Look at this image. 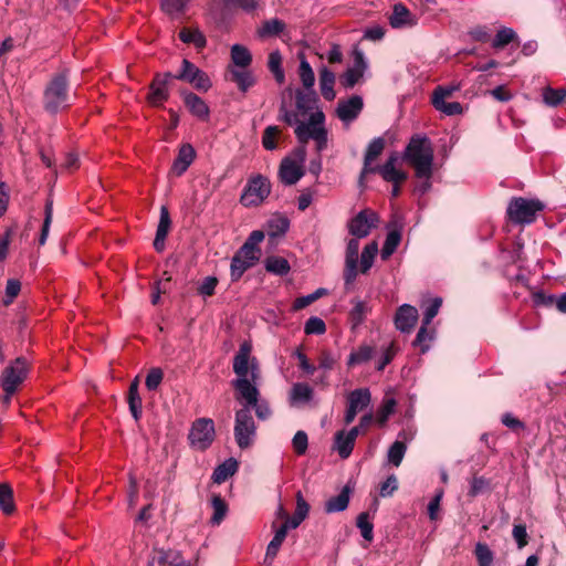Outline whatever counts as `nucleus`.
Instances as JSON below:
<instances>
[{"mask_svg":"<svg viewBox=\"0 0 566 566\" xmlns=\"http://www.w3.org/2000/svg\"><path fill=\"white\" fill-rule=\"evenodd\" d=\"M233 373L237 377L231 384L242 408H248L250 412L254 409L260 420L269 419L272 410L268 400L261 398L259 390L261 379L259 363L255 357H251V345L247 342L240 345L233 357Z\"/></svg>","mask_w":566,"mask_h":566,"instance_id":"obj_1","label":"nucleus"},{"mask_svg":"<svg viewBox=\"0 0 566 566\" xmlns=\"http://www.w3.org/2000/svg\"><path fill=\"white\" fill-rule=\"evenodd\" d=\"M279 119L289 126H294V133L297 140L302 144L313 139L316 143L318 153L327 147V130L324 127L325 115L322 111L313 112L308 116V120L298 119L297 113L292 112L287 107V103L282 98L279 107Z\"/></svg>","mask_w":566,"mask_h":566,"instance_id":"obj_2","label":"nucleus"},{"mask_svg":"<svg viewBox=\"0 0 566 566\" xmlns=\"http://www.w3.org/2000/svg\"><path fill=\"white\" fill-rule=\"evenodd\" d=\"M402 159L413 168L415 177H432L434 150L427 136H412L402 153Z\"/></svg>","mask_w":566,"mask_h":566,"instance_id":"obj_3","label":"nucleus"},{"mask_svg":"<svg viewBox=\"0 0 566 566\" xmlns=\"http://www.w3.org/2000/svg\"><path fill=\"white\" fill-rule=\"evenodd\" d=\"M67 71L64 70L52 76L43 92V107L50 114H56L67 108L70 103Z\"/></svg>","mask_w":566,"mask_h":566,"instance_id":"obj_4","label":"nucleus"},{"mask_svg":"<svg viewBox=\"0 0 566 566\" xmlns=\"http://www.w3.org/2000/svg\"><path fill=\"white\" fill-rule=\"evenodd\" d=\"M544 209L539 200L513 198L507 206V217L516 224H530L535 221L536 214Z\"/></svg>","mask_w":566,"mask_h":566,"instance_id":"obj_5","label":"nucleus"},{"mask_svg":"<svg viewBox=\"0 0 566 566\" xmlns=\"http://www.w3.org/2000/svg\"><path fill=\"white\" fill-rule=\"evenodd\" d=\"M233 433L240 449L244 450L253 444L256 436V426L248 408H241L235 411Z\"/></svg>","mask_w":566,"mask_h":566,"instance_id":"obj_6","label":"nucleus"},{"mask_svg":"<svg viewBox=\"0 0 566 566\" xmlns=\"http://www.w3.org/2000/svg\"><path fill=\"white\" fill-rule=\"evenodd\" d=\"M216 438L214 422L210 418L196 419L189 430V446L197 451L207 450Z\"/></svg>","mask_w":566,"mask_h":566,"instance_id":"obj_7","label":"nucleus"},{"mask_svg":"<svg viewBox=\"0 0 566 566\" xmlns=\"http://www.w3.org/2000/svg\"><path fill=\"white\" fill-rule=\"evenodd\" d=\"M270 192V180L262 175H256L248 180L240 197V202L244 207H256L269 197Z\"/></svg>","mask_w":566,"mask_h":566,"instance_id":"obj_8","label":"nucleus"},{"mask_svg":"<svg viewBox=\"0 0 566 566\" xmlns=\"http://www.w3.org/2000/svg\"><path fill=\"white\" fill-rule=\"evenodd\" d=\"M29 361L24 357L15 358L1 375V386L4 392L13 395L18 387L25 380L29 373Z\"/></svg>","mask_w":566,"mask_h":566,"instance_id":"obj_9","label":"nucleus"},{"mask_svg":"<svg viewBox=\"0 0 566 566\" xmlns=\"http://www.w3.org/2000/svg\"><path fill=\"white\" fill-rule=\"evenodd\" d=\"M177 80L185 81L191 84L196 90L208 91L211 87V81L207 73L197 67L192 62L184 59L181 69L178 74L174 76Z\"/></svg>","mask_w":566,"mask_h":566,"instance_id":"obj_10","label":"nucleus"},{"mask_svg":"<svg viewBox=\"0 0 566 566\" xmlns=\"http://www.w3.org/2000/svg\"><path fill=\"white\" fill-rule=\"evenodd\" d=\"M378 216L369 209L359 211L354 218H352L347 224L348 232L357 238H366L370 231L377 227Z\"/></svg>","mask_w":566,"mask_h":566,"instance_id":"obj_11","label":"nucleus"},{"mask_svg":"<svg viewBox=\"0 0 566 566\" xmlns=\"http://www.w3.org/2000/svg\"><path fill=\"white\" fill-rule=\"evenodd\" d=\"M259 260L260 255L250 252L248 247H241L231 260V281H239L249 269L253 268L258 263Z\"/></svg>","mask_w":566,"mask_h":566,"instance_id":"obj_12","label":"nucleus"},{"mask_svg":"<svg viewBox=\"0 0 566 566\" xmlns=\"http://www.w3.org/2000/svg\"><path fill=\"white\" fill-rule=\"evenodd\" d=\"M359 239L353 237L346 247L345 266H344V284L349 289L354 284L358 275V253H359Z\"/></svg>","mask_w":566,"mask_h":566,"instance_id":"obj_13","label":"nucleus"},{"mask_svg":"<svg viewBox=\"0 0 566 566\" xmlns=\"http://www.w3.org/2000/svg\"><path fill=\"white\" fill-rule=\"evenodd\" d=\"M371 401V395L369 389L359 388L349 392L347 397V409L344 416L345 424H350L357 413L363 409L367 408Z\"/></svg>","mask_w":566,"mask_h":566,"instance_id":"obj_14","label":"nucleus"},{"mask_svg":"<svg viewBox=\"0 0 566 566\" xmlns=\"http://www.w3.org/2000/svg\"><path fill=\"white\" fill-rule=\"evenodd\" d=\"M303 163L304 150H302L300 161L289 157L284 158L279 168V177L282 184L285 186L295 185L304 176Z\"/></svg>","mask_w":566,"mask_h":566,"instance_id":"obj_15","label":"nucleus"},{"mask_svg":"<svg viewBox=\"0 0 566 566\" xmlns=\"http://www.w3.org/2000/svg\"><path fill=\"white\" fill-rule=\"evenodd\" d=\"M363 107V98L359 95H353L347 99L338 101L336 115L344 124L349 125L359 116Z\"/></svg>","mask_w":566,"mask_h":566,"instance_id":"obj_16","label":"nucleus"},{"mask_svg":"<svg viewBox=\"0 0 566 566\" xmlns=\"http://www.w3.org/2000/svg\"><path fill=\"white\" fill-rule=\"evenodd\" d=\"M172 74H157L149 87L147 99L153 106H160L169 97L168 83L172 78Z\"/></svg>","mask_w":566,"mask_h":566,"instance_id":"obj_17","label":"nucleus"},{"mask_svg":"<svg viewBox=\"0 0 566 566\" xmlns=\"http://www.w3.org/2000/svg\"><path fill=\"white\" fill-rule=\"evenodd\" d=\"M295 96V108L292 109L289 105L287 107L292 111L297 113L298 119H302L306 117L307 115H311L312 111L316 107L318 96L315 91L310 90H301L296 88L294 91Z\"/></svg>","mask_w":566,"mask_h":566,"instance_id":"obj_18","label":"nucleus"},{"mask_svg":"<svg viewBox=\"0 0 566 566\" xmlns=\"http://www.w3.org/2000/svg\"><path fill=\"white\" fill-rule=\"evenodd\" d=\"M398 160V154L392 153L387 158L386 163L382 166H376V172H378L381 176V178L387 182H403L407 179L408 175L407 172L396 168Z\"/></svg>","mask_w":566,"mask_h":566,"instance_id":"obj_19","label":"nucleus"},{"mask_svg":"<svg viewBox=\"0 0 566 566\" xmlns=\"http://www.w3.org/2000/svg\"><path fill=\"white\" fill-rule=\"evenodd\" d=\"M384 148L385 139L382 137H376L368 144L364 156V166L359 176L360 184H363L364 178L368 174L376 172V166H371V163L382 153Z\"/></svg>","mask_w":566,"mask_h":566,"instance_id":"obj_20","label":"nucleus"},{"mask_svg":"<svg viewBox=\"0 0 566 566\" xmlns=\"http://www.w3.org/2000/svg\"><path fill=\"white\" fill-rule=\"evenodd\" d=\"M418 310L409 304H402L396 313L395 325L401 333H409L418 321Z\"/></svg>","mask_w":566,"mask_h":566,"instance_id":"obj_21","label":"nucleus"},{"mask_svg":"<svg viewBox=\"0 0 566 566\" xmlns=\"http://www.w3.org/2000/svg\"><path fill=\"white\" fill-rule=\"evenodd\" d=\"M390 25L395 29L411 28L417 24V18L402 3H396L389 17Z\"/></svg>","mask_w":566,"mask_h":566,"instance_id":"obj_22","label":"nucleus"},{"mask_svg":"<svg viewBox=\"0 0 566 566\" xmlns=\"http://www.w3.org/2000/svg\"><path fill=\"white\" fill-rule=\"evenodd\" d=\"M196 157L195 148L190 144H184L172 164V171L177 176H181L192 164Z\"/></svg>","mask_w":566,"mask_h":566,"instance_id":"obj_23","label":"nucleus"},{"mask_svg":"<svg viewBox=\"0 0 566 566\" xmlns=\"http://www.w3.org/2000/svg\"><path fill=\"white\" fill-rule=\"evenodd\" d=\"M335 82V73L331 71L327 66H322L318 71V83L321 94L326 101L331 102L336 96V93L334 91Z\"/></svg>","mask_w":566,"mask_h":566,"instance_id":"obj_24","label":"nucleus"},{"mask_svg":"<svg viewBox=\"0 0 566 566\" xmlns=\"http://www.w3.org/2000/svg\"><path fill=\"white\" fill-rule=\"evenodd\" d=\"M229 73L231 75V81H233L238 88L243 93L251 88L255 83L253 73L249 67H229Z\"/></svg>","mask_w":566,"mask_h":566,"instance_id":"obj_25","label":"nucleus"},{"mask_svg":"<svg viewBox=\"0 0 566 566\" xmlns=\"http://www.w3.org/2000/svg\"><path fill=\"white\" fill-rule=\"evenodd\" d=\"M350 491V488L345 485L338 495L327 500L324 506L325 512L336 513L345 511L349 504Z\"/></svg>","mask_w":566,"mask_h":566,"instance_id":"obj_26","label":"nucleus"},{"mask_svg":"<svg viewBox=\"0 0 566 566\" xmlns=\"http://www.w3.org/2000/svg\"><path fill=\"white\" fill-rule=\"evenodd\" d=\"M185 104L192 115L206 119L209 116V107L206 102L193 93L185 95Z\"/></svg>","mask_w":566,"mask_h":566,"instance_id":"obj_27","label":"nucleus"},{"mask_svg":"<svg viewBox=\"0 0 566 566\" xmlns=\"http://www.w3.org/2000/svg\"><path fill=\"white\" fill-rule=\"evenodd\" d=\"M138 386H139V382H138V379L136 378L135 380L132 381L129 389H128L129 411H130L133 418L135 419V421H139V419L142 417V412H143L142 398L138 392Z\"/></svg>","mask_w":566,"mask_h":566,"instance_id":"obj_28","label":"nucleus"},{"mask_svg":"<svg viewBox=\"0 0 566 566\" xmlns=\"http://www.w3.org/2000/svg\"><path fill=\"white\" fill-rule=\"evenodd\" d=\"M313 389L305 382H296L290 391L291 405L306 403L313 398Z\"/></svg>","mask_w":566,"mask_h":566,"instance_id":"obj_29","label":"nucleus"},{"mask_svg":"<svg viewBox=\"0 0 566 566\" xmlns=\"http://www.w3.org/2000/svg\"><path fill=\"white\" fill-rule=\"evenodd\" d=\"M238 471V461L233 458H229L223 463L218 465L212 474V480L216 483H223L230 476H232Z\"/></svg>","mask_w":566,"mask_h":566,"instance_id":"obj_30","label":"nucleus"},{"mask_svg":"<svg viewBox=\"0 0 566 566\" xmlns=\"http://www.w3.org/2000/svg\"><path fill=\"white\" fill-rule=\"evenodd\" d=\"M231 62L230 67H249L252 62V55L248 48L241 44H233L231 46Z\"/></svg>","mask_w":566,"mask_h":566,"instance_id":"obj_31","label":"nucleus"},{"mask_svg":"<svg viewBox=\"0 0 566 566\" xmlns=\"http://www.w3.org/2000/svg\"><path fill=\"white\" fill-rule=\"evenodd\" d=\"M179 39L184 43L193 44L198 50L203 49L207 44L206 36L199 29L184 28L179 32Z\"/></svg>","mask_w":566,"mask_h":566,"instance_id":"obj_32","label":"nucleus"},{"mask_svg":"<svg viewBox=\"0 0 566 566\" xmlns=\"http://www.w3.org/2000/svg\"><path fill=\"white\" fill-rule=\"evenodd\" d=\"M355 442L342 430L335 434L334 449L342 459H347L354 449Z\"/></svg>","mask_w":566,"mask_h":566,"instance_id":"obj_33","label":"nucleus"},{"mask_svg":"<svg viewBox=\"0 0 566 566\" xmlns=\"http://www.w3.org/2000/svg\"><path fill=\"white\" fill-rule=\"evenodd\" d=\"M375 354V347L371 345L363 344L356 350H353L348 356L347 365L349 367L364 364L368 361Z\"/></svg>","mask_w":566,"mask_h":566,"instance_id":"obj_34","label":"nucleus"},{"mask_svg":"<svg viewBox=\"0 0 566 566\" xmlns=\"http://www.w3.org/2000/svg\"><path fill=\"white\" fill-rule=\"evenodd\" d=\"M378 253V243L373 241L365 245L360 256V269L359 271L365 274L374 264V260Z\"/></svg>","mask_w":566,"mask_h":566,"instance_id":"obj_35","label":"nucleus"},{"mask_svg":"<svg viewBox=\"0 0 566 566\" xmlns=\"http://www.w3.org/2000/svg\"><path fill=\"white\" fill-rule=\"evenodd\" d=\"M298 76L304 90L315 91V74L311 64L306 61L305 57H302L300 61Z\"/></svg>","mask_w":566,"mask_h":566,"instance_id":"obj_36","label":"nucleus"},{"mask_svg":"<svg viewBox=\"0 0 566 566\" xmlns=\"http://www.w3.org/2000/svg\"><path fill=\"white\" fill-rule=\"evenodd\" d=\"M543 102L551 107H557L566 98V88H553L547 86L542 92Z\"/></svg>","mask_w":566,"mask_h":566,"instance_id":"obj_37","label":"nucleus"},{"mask_svg":"<svg viewBox=\"0 0 566 566\" xmlns=\"http://www.w3.org/2000/svg\"><path fill=\"white\" fill-rule=\"evenodd\" d=\"M265 270L276 275H286L290 272V263L282 256H269L265 260Z\"/></svg>","mask_w":566,"mask_h":566,"instance_id":"obj_38","label":"nucleus"},{"mask_svg":"<svg viewBox=\"0 0 566 566\" xmlns=\"http://www.w3.org/2000/svg\"><path fill=\"white\" fill-rule=\"evenodd\" d=\"M0 510L4 514H11L15 510L12 488L7 483L0 484Z\"/></svg>","mask_w":566,"mask_h":566,"instance_id":"obj_39","label":"nucleus"},{"mask_svg":"<svg viewBox=\"0 0 566 566\" xmlns=\"http://www.w3.org/2000/svg\"><path fill=\"white\" fill-rule=\"evenodd\" d=\"M516 39L517 34L512 28L503 27L496 32L492 46L494 49H502Z\"/></svg>","mask_w":566,"mask_h":566,"instance_id":"obj_40","label":"nucleus"},{"mask_svg":"<svg viewBox=\"0 0 566 566\" xmlns=\"http://www.w3.org/2000/svg\"><path fill=\"white\" fill-rule=\"evenodd\" d=\"M282 56L279 51L271 52L269 55L268 66L269 70L273 73L276 82L282 84L285 81V74L281 66Z\"/></svg>","mask_w":566,"mask_h":566,"instance_id":"obj_41","label":"nucleus"},{"mask_svg":"<svg viewBox=\"0 0 566 566\" xmlns=\"http://www.w3.org/2000/svg\"><path fill=\"white\" fill-rule=\"evenodd\" d=\"M290 227V221L286 217L277 216L269 220V235L280 237L286 233Z\"/></svg>","mask_w":566,"mask_h":566,"instance_id":"obj_42","label":"nucleus"},{"mask_svg":"<svg viewBox=\"0 0 566 566\" xmlns=\"http://www.w3.org/2000/svg\"><path fill=\"white\" fill-rule=\"evenodd\" d=\"M407 446L402 441H395L387 452L388 462L395 467H399L406 454Z\"/></svg>","mask_w":566,"mask_h":566,"instance_id":"obj_43","label":"nucleus"},{"mask_svg":"<svg viewBox=\"0 0 566 566\" xmlns=\"http://www.w3.org/2000/svg\"><path fill=\"white\" fill-rule=\"evenodd\" d=\"M401 240V234L397 230L390 231L381 249V259L387 260L397 249Z\"/></svg>","mask_w":566,"mask_h":566,"instance_id":"obj_44","label":"nucleus"},{"mask_svg":"<svg viewBox=\"0 0 566 566\" xmlns=\"http://www.w3.org/2000/svg\"><path fill=\"white\" fill-rule=\"evenodd\" d=\"M284 28V22L279 19L266 20L259 29V35L261 38L274 36L280 34Z\"/></svg>","mask_w":566,"mask_h":566,"instance_id":"obj_45","label":"nucleus"},{"mask_svg":"<svg viewBox=\"0 0 566 566\" xmlns=\"http://www.w3.org/2000/svg\"><path fill=\"white\" fill-rule=\"evenodd\" d=\"M474 554L479 566H493L494 554L486 544L478 543Z\"/></svg>","mask_w":566,"mask_h":566,"instance_id":"obj_46","label":"nucleus"},{"mask_svg":"<svg viewBox=\"0 0 566 566\" xmlns=\"http://www.w3.org/2000/svg\"><path fill=\"white\" fill-rule=\"evenodd\" d=\"M211 505L213 509L211 523L214 525H219L227 514L228 506L220 495L212 496Z\"/></svg>","mask_w":566,"mask_h":566,"instance_id":"obj_47","label":"nucleus"},{"mask_svg":"<svg viewBox=\"0 0 566 566\" xmlns=\"http://www.w3.org/2000/svg\"><path fill=\"white\" fill-rule=\"evenodd\" d=\"M357 527L360 530V534L364 539L370 542L374 538V526L369 522V514L367 512H363L357 517Z\"/></svg>","mask_w":566,"mask_h":566,"instance_id":"obj_48","label":"nucleus"},{"mask_svg":"<svg viewBox=\"0 0 566 566\" xmlns=\"http://www.w3.org/2000/svg\"><path fill=\"white\" fill-rule=\"evenodd\" d=\"M326 331L324 321L317 316L310 317L304 325V332L307 335H322Z\"/></svg>","mask_w":566,"mask_h":566,"instance_id":"obj_49","label":"nucleus"},{"mask_svg":"<svg viewBox=\"0 0 566 566\" xmlns=\"http://www.w3.org/2000/svg\"><path fill=\"white\" fill-rule=\"evenodd\" d=\"M44 212H45V217H44L41 234H40V238H39L40 245H43L46 242V239H48V235H49V231H50V227H51V222H52V218H53V203H52V201H50V200L46 201V203H45V211Z\"/></svg>","mask_w":566,"mask_h":566,"instance_id":"obj_50","label":"nucleus"},{"mask_svg":"<svg viewBox=\"0 0 566 566\" xmlns=\"http://www.w3.org/2000/svg\"><path fill=\"white\" fill-rule=\"evenodd\" d=\"M441 305H442L441 297L437 296L429 301V304L426 306L424 312H423V318H422L423 325H430L432 319L438 314Z\"/></svg>","mask_w":566,"mask_h":566,"instance_id":"obj_51","label":"nucleus"},{"mask_svg":"<svg viewBox=\"0 0 566 566\" xmlns=\"http://www.w3.org/2000/svg\"><path fill=\"white\" fill-rule=\"evenodd\" d=\"M189 0H161V9L169 15L179 14L185 11Z\"/></svg>","mask_w":566,"mask_h":566,"instance_id":"obj_52","label":"nucleus"},{"mask_svg":"<svg viewBox=\"0 0 566 566\" xmlns=\"http://www.w3.org/2000/svg\"><path fill=\"white\" fill-rule=\"evenodd\" d=\"M432 104L436 109L449 116L459 115L463 111L462 105L459 102L447 103L446 101H432Z\"/></svg>","mask_w":566,"mask_h":566,"instance_id":"obj_53","label":"nucleus"},{"mask_svg":"<svg viewBox=\"0 0 566 566\" xmlns=\"http://www.w3.org/2000/svg\"><path fill=\"white\" fill-rule=\"evenodd\" d=\"M396 408V400L394 398H388L384 400L380 406L376 419L380 424H385L388 418L394 413Z\"/></svg>","mask_w":566,"mask_h":566,"instance_id":"obj_54","label":"nucleus"},{"mask_svg":"<svg viewBox=\"0 0 566 566\" xmlns=\"http://www.w3.org/2000/svg\"><path fill=\"white\" fill-rule=\"evenodd\" d=\"M264 239V233L261 230H254L250 233L247 241L242 247H248L249 251L261 256V250L258 247Z\"/></svg>","mask_w":566,"mask_h":566,"instance_id":"obj_55","label":"nucleus"},{"mask_svg":"<svg viewBox=\"0 0 566 566\" xmlns=\"http://www.w3.org/2000/svg\"><path fill=\"white\" fill-rule=\"evenodd\" d=\"M280 129L277 126H268L262 136V145L266 150H274L276 148L275 137L279 135Z\"/></svg>","mask_w":566,"mask_h":566,"instance_id":"obj_56","label":"nucleus"},{"mask_svg":"<svg viewBox=\"0 0 566 566\" xmlns=\"http://www.w3.org/2000/svg\"><path fill=\"white\" fill-rule=\"evenodd\" d=\"M292 446L296 454L303 455L308 447V438L306 432L303 430L297 431L292 439Z\"/></svg>","mask_w":566,"mask_h":566,"instance_id":"obj_57","label":"nucleus"},{"mask_svg":"<svg viewBox=\"0 0 566 566\" xmlns=\"http://www.w3.org/2000/svg\"><path fill=\"white\" fill-rule=\"evenodd\" d=\"M367 67H368V62L365 57V54L358 48H355L353 50V66H350L349 69L364 75Z\"/></svg>","mask_w":566,"mask_h":566,"instance_id":"obj_58","label":"nucleus"},{"mask_svg":"<svg viewBox=\"0 0 566 566\" xmlns=\"http://www.w3.org/2000/svg\"><path fill=\"white\" fill-rule=\"evenodd\" d=\"M164 378V373L160 368H151L145 380V385L148 390H156L161 384Z\"/></svg>","mask_w":566,"mask_h":566,"instance_id":"obj_59","label":"nucleus"},{"mask_svg":"<svg viewBox=\"0 0 566 566\" xmlns=\"http://www.w3.org/2000/svg\"><path fill=\"white\" fill-rule=\"evenodd\" d=\"M325 293H326L325 289H317L315 292H313L308 295L298 297L294 302V308L302 310V308L308 306L310 304H312L313 302H315L316 300H318Z\"/></svg>","mask_w":566,"mask_h":566,"instance_id":"obj_60","label":"nucleus"},{"mask_svg":"<svg viewBox=\"0 0 566 566\" xmlns=\"http://www.w3.org/2000/svg\"><path fill=\"white\" fill-rule=\"evenodd\" d=\"M473 41L485 43L491 39V30L486 25H475L468 32Z\"/></svg>","mask_w":566,"mask_h":566,"instance_id":"obj_61","label":"nucleus"},{"mask_svg":"<svg viewBox=\"0 0 566 566\" xmlns=\"http://www.w3.org/2000/svg\"><path fill=\"white\" fill-rule=\"evenodd\" d=\"M336 361H337V359L334 357V355L331 352L324 350L321 353L318 360H317L318 368L322 371L327 373L334 368Z\"/></svg>","mask_w":566,"mask_h":566,"instance_id":"obj_62","label":"nucleus"},{"mask_svg":"<svg viewBox=\"0 0 566 566\" xmlns=\"http://www.w3.org/2000/svg\"><path fill=\"white\" fill-rule=\"evenodd\" d=\"M398 489V480L391 474L389 475L385 482L381 483L379 489V495L381 497H388L394 494V492Z\"/></svg>","mask_w":566,"mask_h":566,"instance_id":"obj_63","label":"nucleus"},{"mask_svg":"<svg viewBox=\"0 0 566 566\" xmlns=\"http://www.w3.org/2000/svg\"><path fill=\"white\" fill-rule=\"evenodd\" d=\"M363 76L364 75L348 67L342 75L340 83L345 88H353L361 80Z\"/></svg>","mask_w":566,"mask_h":566,"instance_id":"obj_64","label":"nucleus"}]
</instances>
